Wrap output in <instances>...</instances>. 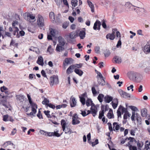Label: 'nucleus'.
Here are the masks:
<instances>
[{
	"mask_svg": "<svg viewBox=\"0 0 150 150\" xmlns=\"http://www.w3.org/2000/svg\"><path fill=\"white\" fill-rule=\"evenodd\" d=\"M130 108L131 109V110H133V112H134L135 111H137L138 110L137 108L134 106H130Z\"/></svg>",
	"mask_w": 150,
	"mask_h": 150,
	"instance_id": "obj_57",
	"label": "nucleus"
},
{
	"mask_svg": "<svg viewBox=\"0 0 150 150\" xmlns=\"http://www.w3.org/2000/svg\"><path fill=\"white\" fill-rule=\"evenodd\" d=\"M17 99L21 102H23L24 100L25 96H24L19 95L16 96Z\"/></svg>",
	"mask_w": 150,
	"mask_h": 150,
	"instance_id": "obj_35",
	"label": "nucleus"
},
{
	"mask_svg": "<svg viewBox=\"0 0 150 150\" xmlns=\"http://www.w3.org/2000/svg\"><path fill=\"white\" fill-rule=\"evenodd\" d=\"M122 43L121 41L120 38L119 39V40L117 42V43L116 45V47L117 48H119L120 46L121 45Z\"/></svg>",
	"mask_w": 150,
	"mask_h": 150,
	"instance_id": "obj_60",
	"label": "nucleus"
},
{
	"mask_svg": "<svg viewBox=\"0 0 150 150\" xmlns=\"http://www.w3.org/2000/svg\"><path fill=\"white\" fill-rule=\"evenodd\" d=\"M85 93H83L82 95L83 97H80V100L82 104L84 105L85 104L86 100L83 97L85 96Z\"/></svg>",
	"mask_w": 150,
	"mask_h": 150,
	"instance_id": "obj_28",
	"label": "nucleus"
},
{
	"mask_svg": "<svg viewBox=\"0 0 150 150\" xmlns=\"http://www.w3.org/2000/svg\"><path fill=\"white\" fill-rule=\"evenodd\" d=\"M8 90V89L5 86H3L0 88V90L2 92H4Z\"/></svg>",
	"mask_w": 150,
	"mask_h": 150,
	"instance_id": "obj_49",
	"label": "nucleus"
},
{
	"mask_svg": "<svg viewBox=\"0 0 150 150\" xmlns=\"http://www.w3.org/2000/svg\"><path fill=\"white\" fill-rule=\"evenodd\" d=\"M15 30L13 32V35H16V33L17 34L18 33V31L19 30V29H18L17 27H15Z\"/></svg>",
	"mask_w": 150,
	"mask_h": 150,
	"instance_id": "obj_62",
	"label": "nucleus"
},
{
	"mask_svg": "<svg viewBox=\"0 0 150 150\" xmlns=\"http://www.w3.org/2000/svg\"><path fill=\"white\" fill-rule=\"evenodd\" d=\"M77 0H72L71 4L73 7H75L77 5Z\"/></svg>",
	"mask_w": 150,
	"mask_h": 150,
	"instance_id": "obj_39",
	"label": "nucleus"
},
{
	"mask_svg": "<svg viewBox=\"0 0 150 150\" xmlns=\"http://www.w3.org/2000/svg\"><path fill=\"white\" fill-rule=\"evenodd\" d=\"M87 3L89 7L91 9V11L92 13L94 12V5L93 3L89 0H88L87 1Z\"/></svg>",
	"mask_w": 150,
	"mask_h": 150,
	"instance_id": "obj_23",
	"label": "nucleus"
},
{
	"mask_svg": "<svg viewBox=\"0 0 150 150\" xmlns=\"http://www.w3.org/2000/svg\"><path fill=\"white\" fill-rule=\"evenodd\" d=\"M111 103L112 104V106L114 109H115L117 108L118 103H114L113 102H112Z\"/></svg>",
	"mask_w": 150,
	"mask_h": 150,
	"instance_id": "obj_63",
	"label": "nucleus"
},
{
	"mask_svg": "<svg viewBox=\"0 0 150 150\" xmlns=\"http://www.w3.org/2000/svg\"><path fill=\"white\" fill-rule=\"evenodd\" d=\"M67 123L65 120H62L61 121V125L62 126V127L63 130L65 129V128L67 126Z\"/></svg>",
	"mask_w": 150,
	"mask_h": 150,
	"instance_id": "obj_29",
	"label": "nucleus"
},
{
	"mask_svg": "<svg viewBox=\"0 0 150 150\" xmlns=\"http://www.w3.org/2000/svg\"><path fill=\"white\" fill-rule=\"evenodd\" d=\"M86 105L87 107L89 106L90 105V103L92 105H93V103L91 100L90 99L88 98L86 100Z\"/></svg>",
	"mask_w": 150,
	"mask_h": 150,
	"instance_id": "obj_36",
	"label": "nucleus"
},
{
	"mask_svg": "<svg viewBox=\"0 0 150 150\" xmlns=\"http://www.w3.org/2000/svg\"><path fill=\"white\" fill-rule=\"evenodd\" d=\"M58 82V78L56 76H54L50 77V85L51 86H52L54 84H57Z\"/></svg>",
	"mask_w": 150,
	"mask_h": 150,
	"instance_id": "obj_2",
	"label": "nucleus"
},
{
	"mask_svg": "<svg viewBox=\"0 0 150 150\" xmlns=\"http://www.w3.org/2000/svg\"><path fill=\"white\" fill-rule=\"evenodd\" d=\"M127 139L128 140H130L129 142H130V143L133 142H134L135 143L137 142V141L134 138L129 137H127Z\"/></svg>",
	"mask_w": 150,
	"mask_h": 150,
	"instance_id": "obj_47",
	"label": "nucleus"
},
{
	"mask_svg": "<svg viewBox=\"0 0 150 150\" xmlns=\"http://www.w3.org/2000/svg\"><path fill=\"white\" fill-rule=\"evenodd\" d=\"M78 117L77 114H75L72 117V124L76 125L79 124L80 121L78 120Z\"/></svg>",
	"mask_w": 150,
	"mask_h": 150,
	"instance_id": "obj_5",
	"label": "nucleus"
},
{
	"mask_svg": "<svg viewBox=\"0 0 150 150\" xmlns=\"http://www.w3.org/2000/svg\"><path fill=\"white\" fill-rule=\"evenodd\" d=\"M132 115L131 117V120L133 121H134L135 120V119L137 117L136 116V113H135L134 112H132Z\"/></svg>",
	"mask_w": 150,
	"mask_h": 150,
	"instance_id": "obj_43",
	"label": "nucleus"
},
{
	"mask_svg": "<svg viewBox=\"0 0 150 150\" xmlns=\"http://www.w3.org/2000/svg\"><path fill=\"white\" fill-rule=\"evenodd\" d=\"M91 91L93 95L95 96L97 93V92L95 88L94 87H92L91 88Z\"/></svg>",
	"mask_w": 150,
	"mask_h": 150,
	"instance_id": "obj_52",
	"label": "nucleus"
},
{
	"mask_svg": "<svg viewBox=\"0 0 150 150\" xmlns=\"http://www.w3.org/2000/svg\"><path fill=\"white\" fill-rule=\"evenodd\" d=\"M8 115H4L3 117V120L5 122L8 121Z\"/></svg>",
	"mask_w": 150,
	"mask_h": 150,
	"instance_id": "obj_61",
	"label": "nucleus"
},
{
	"mask_svg": "<svg viewBox=\"0 0 150 150\" xmlns=\"http://www.w3.org/2000/svg\"><path fill=\"white\" fill-rule=\"evenodd\" d=\"M74 71L76 74L80 76H81L83 74V72L82 71L78 69H75Z\"/></svg>",
	"mask_w": 150,
	"mask_h": 150,
	"instance_id": "obj_30",
	"label": "nucleus"
},
{
	"mask_svg": "<svg viewBox=\"0 0 150 150\" xmlns=\"http://www.w3.org/2000/svg\"><path fill=\"white\" fill-rule=\"evenodd\" d=\"M50 33L52 36H55L56 35V31L53 29L51 28L50 30Z\"/></svg>",
	"mask_w": 150,
	"mask_h": 150,
	"instance_id": "obj_46",
	"label": "nucleus"
},
{
	"mask_svg": "<svg viewBox=\"0 0 150 150\" xmlns=\"http://www.w3.org/2000/svg\"><path fill=\"white\" fill-rule=\"evenodd\" d=\"M58 39L59 43V45L62 46H64L66 43V42L64 39L62 37L59 36L58 38Z\"/></svg>",
	"mask_w": 150,
	"mask_h": 150,
	"instance_id": "obj_11",
	"label": "nucleus"
},
{
	"mask_svg": "<svg viewBox=\"0 0 150 150\" xmlns=\"http://www.w3.org/2000/svg\"><path fill=\"white\" fill-rule=\"evenodd\" d=\"M104 54L105 57H108L109 56L110 54V52L109 50L106 49L104 51Z\"/></svg>",
	"mask_w": 150,
	"mask_h": 150,
	"instance_id": "obj_37",
	"label": "nucleus"
},
{
	"mask_svg": "<svg viewBox=\"0 0 150 150\" xmlns=\"http://www.w3.org/2000/svg\"><path fill=\"white\" fill-rule=\"evenodd\" d=\"M37 116L39 118V119H43L42 116V115L41 113V111L39 110L38 113L37 115Z\"/></svg>",
	"mask_w": 150,
	"mask_h": 150,
	"instance_id": "obj_56",
	"label": "nucleus"
},
{
	"mask_svg": "<svg viewBox=\"0 0 150 150\" xmlns=\"http://www.w3.org/2000/svg\"><path fill=\"white\" fill-rule=\"evenodd\" d=\"M93 105H91L90 109L91 111V113L92 114L93 116V117H95L98 111L97 108L94 104Z\"/></svg>",
	"mask_w": 150,
	"mask_h": 150,
	"instance_id": "obj_6",
	"label": "nucleus"
},
{
	"mask_svg": "<svg viewBox=\"0 0 150 150\" xmlns=\"http://www.w3.org/2000/svg\"><path fill=\"white\" fill-rule=\"evenodd\" d=\"M53 132V134L54 136H55L57 137H60L62 133H61V134H60L58 133V131H56V132Z\"/></svg>",
	"mask_w": 150,
	"mask_h": 150,
	"instance_id": "obj_45",
	"label": "nucleus"
},
{
	"mask_svg": "<svg viewBox=\"0 0 150 150\" xmlns=\"http://www.w3.org/2000/svg\"><path fill=\"white\" fill-rule=\"evenodd\" d=\"M134 6H136V8H137L138 7L137 6H139L141 2H139V1L137 0H134Z\"/></svg>",
	"mask_w": 150,
	"mask_h": 150,
	"instance_id": "obj_44",
	"label": "nucleus"
},
{
	"mask_svg": "<svg viewBox=\"0 0 150 150\" xmlns=\"http://www.w3.org/2000/svg\"><path fill=\"white\" fill-rule=\"evenodd\" d=\"M49 17L52 21H54L55 19L54 13L53 12H51L49 14Z\"/></svg>",
	"mask_w": 150,
	"mask_h": 150,
	"instance_id": "obj_41",
	"label": "nucleus"
},
{
	"mask_svg": "<svg viewBox=\"0 0 150 150\" xmlns=\"http://www.w3.org/2000/svg\"><path fill=\"white\" fill-rule=\"evenodd\" d=\"M32 112H33L35 114L37 112V109L38 108L37 105L35 103H33L30 104Z\"/></svg>",
	"mask_w": 150,
	"mask_h": 150,
	"instance_id": "obj_15",
	"label": "nucleus"
},
{
	"mask_svg": "<svg viewBox=\"0 0 150 150\" xmlns=\"http://www.w3.org/2000/svg\"><path fill=\"white\" fill-rule=\"evenodd\" d=\"M120 109V110L121 111V110L122 113L125 112L126 113L127 111V109L126 108L123 107L122 106H120L119 108H118Z\"/></svg>",
	"mask_w": 150,
	"mask_h": 150,
	"instance_id": "obj_42",
	"label": "nucleus"
},
{
	"mask_svg": "<svg viewBox=\"0 0 150 150\" xmlns=\"http://www.w3.org/2000/svg\"><path fill=\"white\" fill-rule=\"evenodd\" d=\"M95 51L97 54H98L100 52V47L99 46H96L95 48Z\"/></svg>",
	"mask_w": 150,
	"mask_h": 150,
	"instance_id": "obj_55",
	"label": "nucleus"
},
{
	"mask_svg": "<svg viewBox=\"0 0 150 150\" xmlns=\"http://www.w3.org/2000/svg\"><path fill=\"white\" fill-rule=\"evenodd\" d=\"M104 95L102 93L99 94L98 97V99L100 103H102L103 101V99L104 98Z\"/></svg>",
	"mask_w": 150,
	"mask_h": 150,
	"instance_id": "obj_32",
	"label": "nucleus"
},
{
	"mask_svg": "<svg viewBox=\"0 0 150 150\" xmlns=\"http://www.w3.org/2000/svg\"><path fill=\"white\" fill-rule=\"evenodd\" d=\"M63 131H64L65 134H70L72 133H73V132H72L71 130L69 128H68L67 126L65 128V129Z\"/></svg>",
	"mask_w": 150,
	"mask_h": 150,
	"instance_id": "obj_31",
	"label": "nucleus"
},
{
	"mask_svg": "<svg viewBox=\"0 0 150 150\" xmlns=\"http://www.w3.org/2000/svg\"><path fill=\"white\" fill-rule=\"evenodd\" d=\"M98 139H96L95 141L94 142H92L91 143V145L92 146H94L95 145L98 144Z\"/></svg>",
	"mask_w": 150,
	"mask_h": 150,
	"instance_id": "obj_54",
	"label": "nucleus"
},
{
	"mask_svg": "<svg viewBox=\"0 0 150 150\" xmlns=\"http://www.w3.org/2000/svg\"><path fill=\"white\" fill-rule=\"evenodd\" d=\"M136 116L137 117L136 118V119L137 120V122L138 124H141L142 121L141 117L137 113H136Z\"/></svg>",
	"mask_w": 150,
	"mask_h": 150,
	"instance_id": "obj_34",
	"label": "nucleus"
},
{
	"mask_svg": "<svg viewBox=\"0 0 150 150\" xmlns=\"http://www.w3.org/2000/svg\"><path fill=\"white\" fill-rule=\"evenodd\" d=\"M150 40L147 42V44L144 46L143 49V51L146 54H147L150 52Z\"/></svg>",
	"mask_w": 150,
	"mask_h": 150,
	"instance_id": "obj_3",
	"label": "nucleus"
},
{
	"mask_svg": "<svg viewBox=\"0 0 150 150\" xmlns=\"http://www.w3.org/2000/svg\"><path fill=\"white\" fill-rule=\"evenodd\" d=\"M37 23L39 27H43L44 25V20L43 17L40 14H38V16Z\"/></svg>",
	"mask_w": 150,
	"mask_h": 150,
	"instance_id": "obj_1",
	"label": "nucleus"
},
{
	"mask_svg": "<svg viewBox=\"0 0 150 150\" xmlns=\"http://www.w3.org/2000/svg\"><path fill=\"white\" fill-rule=\"evenodd\" d=\"M64 46H62L61 45H59L58 44L57 45L56 47V51L57 52H60L62 51L63 50H64V48L63 47Z\"/></svg>",
	"mask_w": 150,
	"mask_h": 150,
	"instance_id": "obj_27",
	"label": "nucleus"
},
{
	"mask_svg": "<svg viewBox=\"0 0 150 150\" xmlns=\"http://www.w3.org/2000/svg\"><path fill=\"white\" fill-rule=\"evenodd\" d=\"M85 32L83 30H81L79 32L78 36H79L80 37L81 39H83L85 37Z\"/></svg>",
	"mask_w": 150,
	"mask_h": 150,
	"instance_id": "obj_25",
	"label": "nucleus"
},
{
	"mask_svg": "<svg viewBox=\"0 0 150 150\" xmlns=\"http://www.w3.org/2000/svg\"><path fill=\"white\" fill-rule=\"evenodd\" d=\"M68 23L66 22L63 23L62 27L64 29H66L68 25Z\"/></svg>",
	"mask_w": 150,
	"mask_h": 150,
	"instance_id": "obj_64",
	"label": "nucleus"
},
{
	"mask_svg": "<svg viewBox=\"0 0 150 150\" xmlns=\"http://www.w3.org/2000/svg\"><path fill=\"white\" fill-rule=\"evenodd\" d=\"M125 7L126 8H129V11H131L133 10H135L136 9V6H134L132 5L131 3L129 2H127L125 5Z\"/></svg>",
	"mask_w": 150,
	"mask_h": 150,
	"instance_id": "obj_8",
	"label": "nucleus"
},
{
	"mask_svg": "<svg viewBox=\"0 0 150 150\" xmlns=\"http://www.w3.org/2000/svg\"><path fill=\"white\" fill-rule=\"evenodd\" d=\"M107 117L109 119L114 118V115L112 110L110 109L107 115Z\"/></svg>",
	"mask_w": 150,
	"mask_h": 150,
	"instance_id": "obj_22",
	"label": "nucleus"
},
{
	"mask_svg": "<svg viewBox=\"0 0 150 150\" xmlns=\"http://www.w3.org/2000/svg\"><path fill=\"white\" fill-rule=\"evenodd\" d=\"M101 25V23L100 21L98 20L96 21L94 23L93 27V29L94 30H100V27Z\"/></svg>",
	"mask_w": 150,
	"mask_h": 150,
	"instance_id": "obj_7",
	"label": "nucleus"
},
{
	"mask_svg": "<svg viewBox=\"0 0 150 150\" xmlns=\"http://www.w3.org/2000/svg\"><path fill=\"white\" fill-rule=\"evenodd\" d=\"M72 61V59L70 58H66L64 61L63 64L64 65H66L65 64L67 65L70 64Z\"/></svg>",
	"mask_w": 150,
	"mask_h": 150,
	"instance_id": "obj_19",
	"label": "nucleus"
},
{
	"mask_svg": "<svg viewBox=\"0 0 150 150\" xmlns=\"http://www.w3.org/2000/svg\"><path fill=\"white\" fill-rule=\"evenodd\" d=\"M29 50L30 51L37 52V50H38V49L36 47H32L30 48H29Z\"/></svg>",
	"mask_w": 150,
	"mask_h": 150,
	"instance_id": "obj_53",
	"label": "nucleus"
},
{
	"mask_svg": "<svg viewBox=\"0 0 150 150\" xmlns=\"http://www.w3.org/2000/svg\"><path fill=\"white\" fill-rule=\"evenodd\" d=\"M136 11L137 13L139 15H141L143 14L145 11V10L144 8L138 7Z\"/></svg>",
	"mask_w": 150,
	"mask_h": 150,
	"instance_id": "obj_14",
	"label": "nucleus"
},
{
	"mask_svg": "<svg viewBox=\"0 0 150 150\" xmlns=\"http://www.w3.org/2000/svg\"><path fill=\"white\" fill-rule=\"evenodd\" d=\"M71 100L70 102V106L71 107H75L77 104L76 100L75 98L72 96L71 97Z\"/></svg>",
	"mask_w": 150,
	"mask_h": 150,
	"instance_id": "obj_12",
	"label": "nucleus"
},
{
	"mask_svg": "<svg viewBox=\"0 0 150 150\" xmlns=\"http://www.w3.org/2000/svg\"><path fill=\"white\" fill-rule=\"evenodd\" d=\"M49 100L48 99H47L46 98H45L43 100L42 102V104L44 105L46 104V105H47L48 104H49Z\"/></svg>",
	"mask_w": 150,
	"mask_h": 150,
	"instance_id": "obj_51",
	"label": "nucleus"
},
{
	"mask_svg": "<svg viewBox=\"0 0 150 150\" xmlns=\"http://www.w3.org/2000/svg\"><path fill=\"white\" fill-rule=\"evenodd\" d=\"M115 32H113L112 34L109 33L106 36V38L107 39L109 38L111 40H113L115 38L114 35Z\"/></svg>",
	"mask_w": 150,
	"mask_h": 150,
	"instance_id": "obj_18",
	"label": "nucleus"
},
{
	"mask_svg": "<svg viewBox=\"0 0 150 150\" xmlns=\"http://www.w3.org/2000/svg\"><path fill=\"white\" fill-rule=\"evenodd\" d=\"M74 69V66L73 65L70 66L67 70V73L68 74H70L73 71V70Z\"/></svg>",
	"mask_w": 150,
	"mask_h": 150,
	"instance_id": "obj_24",
	"label": "nucleus"
},
{
	"mask_svg": "<svg viewBox=\"0 0 150 150\" xmlns=\"http://www.w3.org/2000/svg\"><path fill=\"white\" fill-rule=\"evenodd\" d=\"M36 62L40 65L42 66L43 65V59L42 56H40L39 57Z\"/></svg>",
	"mask_w": 150,
	"mask_h": 150,
	"instance_id": "obj_16",
	"label": "nucleus"
},
{
	"mask_svg": "<svg viewBox=\"0 0 150 150\" xmlns=\"http://www.w3.org/2000/svg\"><path fill=\"white\" fill-rule=\"evenodd\" d=\"M113 125L114 127H115V130L117 131L119 129L121 125L118 124L117 122H114L113 123Z\"/></svg>",
	"mask_w": 150,
	"mask_h": 150,
	"instance_id": "obj_33",
	"label": "nucleus"
},
{
	"mask_svg": "<svg viewBox=\"0 0 150 150\" xmlns=\"http://www.w3.org/2000/svg\"><path fill=\"white\" fill-rule=\"evenodd\" d=\"M113 100V98L111 96L108 95L106 96L104 98V100L106 103H109L110 101Z\"/></svg>",
	"mask_w": 150,
	"mask_h": 150,
	"instance_id": "obj_17",
	"label": "nucleus"
},
{
	"mask_svg": "<svg viewBox=\"0 0 150 150\" xmlns=\"http://www.w3.org/2000/svg\"><path fill=\"white\" fill-rule=\"evenodd\" d=\"M26 16H27V19L28 21H30L29 18L31 20H34L35 18V16L32 14H30L29 13H25L24 15L25 18L26 19Z\"/></svg>",
	"mask_w": 150,
	"mask_h": 150,
	"instance_id": "obj_10",
	"label": "nucleus"
},
{
	"mask_svg": "<svg viewBox=\"0 0 150 150\" xmlns=\"http://www.w3.org/2000/svg\"><path fill=\"white\" fill-rule=\"evenodd\" d=\"M118 92L121 96L124 98H126L130 97L129 93L125 92L121 90H119Z\"/></svg>",
	"mask_w": 150,
	"mask_h": 150,
	"instance_id": "obj_4",
	"label": "nucleus"
},
{
	"mask_svg": "<svg viewBox=\"0 0 150 150\" xmlns=\"http://www.w3.org/2000/svg\"><path fill=\"white\" fill-rule=\"evenodd\" d=\"M141 114L142 117H146L147 115V110L146 108H144L141 111Z\"/></svg>",
	"mask_w": 150,
	"mask_h": 150,
	"instance_id": "obj_26",
	"label": "nucleus"
},
{
	"mask_svg": "<svg viewBox=\"0 0 150 150\" xmlns=\"http://www.w3.org/2000/svg\"><path fill=\"white\" fill-rule=\"evenodd\" d=\"M97 76H96V78L98 79V82H100L99 80L102 79L103 80V83H102V84L103 85H105V82L104 79L103 78V77L102 74L99 72L97 71Z\"/></svg>",
	"mask_w": 150,
	"mask_h": 150,
	"instance_id": "obj_9",
	"label": "nucleus"
},
{
	"mask_svg": "<svg viewBox=\"0 0 150 150\" xmlns=\"http://www.w3.org/2000/svg\"><path fill=\"white\" fill-rule=\"evenodd\" d=\"M132 78L133 80H136L139 79H141L142 76L140 74L137 73H133L132 74Z\"/></svg>",
	"mask_w": 150,
	"mask_h": 150,
	"instance_id": "obj_13",
	"label": "nucleus"
},
{
	"mask_svg": "<svg viewBox=\"0 0 150 150\" xmlns=\"http://www.w3.org/2000/svg\"><path fill=\"white\" fill-rule=\"evenodd\" d=\"M73 65L74 66V68L76 67H77V68H79L81 67L82 66V64H76L74 65Z\"/></svg>",
	"mask_w": 150,
	"mask_h": 150,
	"instance_id": "obj_59",
	"label": "nucleus"
},
{
	"mask_svg": "<svg viewBox=\"0 0 150 150\" xmlns=\"http://www.w3.org/2000/svg\"><path fill=\"white\" fill-rule=\"evenodd\" d=\"M143 145V144L139 140L137 142V146L139 149L141 148L142 147Z\"/></svg>",
	"mask_w": 150,
	"mask_h": 150,
	"instance_id": "obj_50",
	"label": "nucleus"
},
{
	"mask_svg": "<svg viewBox=\"0 0 150 150\" xmlns=\"http://www.w3.org/2000/svg\"><path fill=\"white\" fill-rule=\"evenodd\" d=\"M44 113L47 116L48 118H52L51 115L50 114V111L49 110H45L44 111Z\"/></svg>",
	"mask_w": 150,
	"mask_h": 150,
	"instance_id": "obj_40",
	"label": "nucleus"
},
{
	"mask_svg": "<svg viewBox=\"0 0 150 150\" xmlns=\"http://www.w3.org/2000/svg\"><path fill=\"white\" fill-rule=\"evenodd\" d=\"M104 110H102L101 111H100V112L99 116L98 117V118L99 119H101L102 118V117L104 116Z\"/></svg>",
	"mask_w": 150,
	"mask_h": 150,
	"instance_id": "obj_48",
	"label": "nucleus"
},
{
	"mask_svg": "<svg viewBox=\"0 0 150 150\" xmlns=\"http://www.w3.org/2000/svg\"><path fill=\"white\" fill-rule=\"evenodd\" d=\"M6 101L5 100H0V104H2L6 108H8V107L6 105Z\"/></svg>",
	"mask_w": 150,
	"mask_h": 150,
	"instance_id": "obj_38",
	"label": "nucleus"
},
{
	"mask_svg": "<svg viewBox=\"0 0 150 150\" xmlns=\"http://www.w3.org/2000/svg\"><path fill=\"white\" fill-rule=\"evenodd\" d=\"M18 21H14L12 23V26L13 27V28L14 29L15 28V27H16L15 26L16 25H18Z\"/></svg>",
	"mask_w": 150,
	"mask_h": 150,
	"instance_id": "obj_58",
	"label": "nucleus"
},
{
	"mask_svg": "<svg viewBox=\"0 0 150 150\" xmlns=\"http://www.w3.org/2000/svg\"><path fill=\"white\" fill-rule=\"evenodd\" d=\"M78 36V34L74 32H73L70 33L69 35V38L71 39L75 38Z\"/></svg>",
	"mask_w": 150,
	"mask_h": 150,
	"instance_id": "obj_21",
	"label": "nucleus"
},
{
	"mask_svg": "<svg viewBox=\"0 0 150 150\" xmlns=\"http://www.w3.org/2000/svg\"><path fill=\"white\" fill-rule=\"evenodd\" d=\"M113 59L115 63H120L122 62V60L121 58L117 56H115L113 58Z\"/></svg>",
	"mask_w": 150,
	"mask_h": 150,
	"instance_id": "obj_20",
	"label": "nucleus"
}]
</instances>
